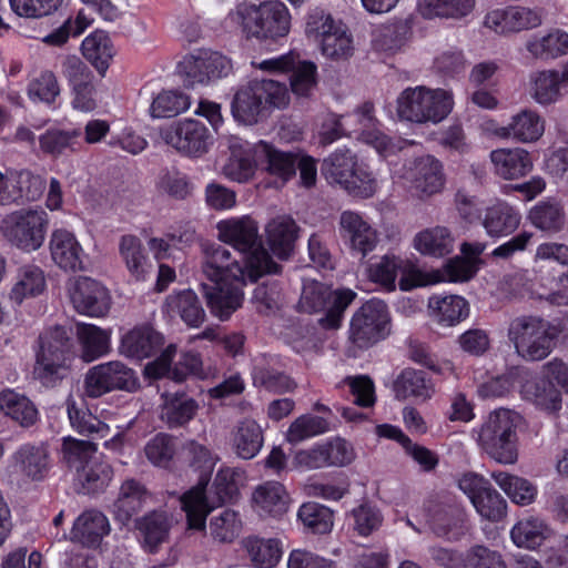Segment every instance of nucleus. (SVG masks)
<instances>
[{
  "instance_id": "obj_39",
  "label": "nucleus",
  "mask_w": 568,
  "mask_h": 568,
  "mask_svg": "<svg viewBox=\"0 0 568 568\" xmlns=\"http://www.w3.org/2000/svg\"><path fill=\"white\" fill-rule=\"evenodd\" d=\"M428 307L434 318L443 326H455L469 315L467 301L458 295L432 296Z\"/></svg>"
},
{
  "instance_id": "obj_50",
  "label": "nucleus",
  "mask_w": 568,
  "mask_h": 568,
  "mask_svg": "<svg viewBox=\"0 0 568 568\" xmlns=\"http://www.w3.org/2000/svg\"><path fill=\"white\" fill-rule=\"evenodd\" d=\"M528 220L541 231L557 233L564 229L566 214L560 203L541 201L529 211Z\"/></svg>"
},
{
  "instance_id": "obj_9",
  "label": "nucleus",
  "mask_w": 568,
  "mask_h": 568,
  "mask_svg": "<svg viewBox=\"0 0 568 568\" xmlns=\"http://www.w3.org/2000/svg\"><path fill=\"white\" fill-rule=\"evenodd\" d=\"M388 324L387 305L381 300H371L354 313L348 338L355 347L366 349L387 336Z\"/></svg>"
},
{
  "instance_id": "obj_5",
  "label": "nucleus",
  "mask_w": 568,
  "mask_h": 568,
  "mask_svg": "<svg viewBox=\"0 0 568 568\" xmlns=\"http://www.w3.org/2000/svg\"><path fill=\"white\" fill-rule=\"evenodd\" d=\"M190 466L200 473L197 484L181 497V506L186 514L187 527L201 530L205 528L210 507L206 499V488L219 457L204 445L191 440L186 445Z\"/></svg>"
},
{
  "instance_id": "obj_52",
  "label": "nucleus",
  "mask_w": 568,
  "mask_h": 568,
  "mask_svg": "<svg viewBox=\"0 0 568 568\" xmlns=\"http://www.w3.org/2000/svg\"><path fill=\"white\" fill-rule=\"evenodd\" d=\"M144 544L154 552L169 535L170 525L164 511L153 510L136 521Z\"/></svg>"
},
{
  "instance_id": "obj_40",
  "label": "nucleus",
  "mask_w": 568,
  "mask_h": 568,
  "mask_svg": "<svg viewBox=\"0 0 568 568\" xmlns=\"http://www.w3.org/2000/svg\"><path fill=\"white\" fill-rule=\"evenodd\" d=\"M504 136H510L519 142L537 141L545 131V122L532 110H523L511 118L509 124L501 129Z\"/></svg>"
},
{
  "instance_id": "obj_15",
  "label": "nucleus",
  "mask_w": 568,
  "mask_h": 568,
  "mask_svg": "<svg viewBox=\"0 0 568 568\" xmlns=\"http://www.w3.org/2000/svg\"><path fill=\"white\" fill-rule=\"evenodd\" d=\"M404 179L413 196L426 199L444 186L440 162L432 155L417 158L406 166Z\"/></svg>"
},
{
  "instance_id": "obj_56",
  "label": "nucleus",
  "mask_w": 568,
  "mask_h": 568,
  "mask_svg": "<svg viewBox=\"0 0 568 568\" xmlns=\"http://www.w3.org/2000/svg\"><path fill=\"white\" fill-rule=\"evenodd\" d=\"M282 542L275 537H251V566L274 568L282 557Z\"/></svg>"
},
{
  "instance_id": "obj_44",
  "label": "nucleus",
  "mask_w": 568,
  "mask_h": 568,
  "mask_svg": "<svg viewBox=\"0 0 568 568\" xmlns=\"http://www.w3.org/2000/svg\"><path fill=\"white\" fill-rule=\"evenodd\" d=\"M112 466L101 457L91 460L78 473L83 494L98 495L104 493L113 478Z\"/></svg>"
},
{
  "instance_id": "obj_60",
  "label": "nucleus",
  "mask_w": 568,
  "mask_h": 568,
  "mask_svg": "<svg viewBox=\"0 0 568 568\" xmlns=\"http://www.w3.org/2000/svg\"><path fill=\"white\" fill-rule=\"evenodd\" d=\"M303 526L313 534L324 535L333 528V511L317 503L303 504L297 513Z\"/></svg>"
},
{
  "instance_id": "obj_28",
  "label": "nucleus",
  "mask_w": 568,
  "mask_h": 568,
  "mask_svg": "<svg viewBox=\"0 0 568 568\" xmlns=\"http://www.w3.org/2000/svg\"><path fill=\"white\" fill-rule=\"evenodd\" d=\"M252 500L254 511L260 517L278 518L288 508V495L278 481H267L257 486Z\"/></svg>"
},
{
  "instance_id": "obj_61",
  "label": "nucleus",
  "mask_w": 568,
  "mask_h": 568,
  "mask_svg": "<svg viewBox=\"0 0 568 568\" xmlns=\"http://www.w3.org/2000/svg\"><path fill=\"white\" fill-rule=\"evenodd\" d=\"M93 22L84 10H79L77 16L69 17L63 23L49 32L44 38L43 42L52 47H61L65 44L70 38H77L81 36Z\"/></svg>"
},
{
  "instance_id": "obj_37",
  "label": "nucleus",
  "mask_w": 568,
  "mask_h": 568,
  "mask_svg": "<svg viewBox=\"0 0 568 568\" xmlns=\"http://www.w3.org/2000/svg\"><path fill=\"white\" fill-rule=\"evenodd\" d=\"M524 399L532 403L537 408L548 414H556L561 409V394L551 381L536 377L521 386Z\"/></svg>"
},
{
  "instance_id": "obj_59",
  "label": "nucleus",
  "mask_w": 568,
  "mask_h": 568,
  "mask_svg": "<svg viewBox=\"0 0 568 568\" xmlns=\"http://www.w3.org/2000/svg\"><path fill=\"white\" fill-rule=\"evenodd\" d=\"M257 226L251 221V282L265 275H275L282 272V266L273 260L271 253L261 244H256Z\"/></svg>"
},
{
  "instance_id": "obj_57",
  "label": "nucleus",
  "mask_w": 568,
  "mask_h": 568,
  "mask_svg": "<svg viewBox=\"0 0 568 568\" xmlns=\"http://www.w3.org/2000/svg\"><path fill=\"white\" fill-rule=\"evenodd\" d=\"M67 410L70 424L78 434L97 438H103L109 434V425L94 416L89 409L79 408L75 403H71L68 404Z\"/></svg>"
},
{
  "instance_id": "obj_10",
  "label": "nucleus",
  "mask_w": 568,
  "mask_h": 568,
  "mask_svg": "<svg viewBox=\"0 0 568 568\" xmlns=\"http://www.w3.org/2000/svg\"><path fill=\"white\" fill-rule=\"evenodd\" d=\"M355 458L353 446L341 437L317 443L300 449L293 456V465L302 470H316L328 467H344Z\"/></svg>"
},
{
  "instance_id": "obj_38",
  "label": "nucleus",
  "mask_w": 568,
  "mask_h": 568,
  "mask_svg": "<svg viewBox=\"0 0 568 568\" xmlns=\"http://www.w3.org/2000/svg\"><path fill=\"white\" fill-rule=\"evenodd\" d=\"M413 245L423 255L443 257L453 251L454 236L447 227L437 225L418 232Z\"/></svg>"
},
{
  "instance_id": "obj_18",
  "label": "nucleus",
  "mask_w": 568,
  "mask_h": 568,
  "mask_svg": "<svg viewBox=\"0 0 568 568\" xmlns=\"http://www.w3.org/2000/svg\"><path fill=\"white\" fill-rule=\"evenodd\" d=\"M70 300L74 310L90 317H103L111 308L109 290L91 277H79L70 291Z\"/></svg>"
},
{
  "instance_id": "obj_3",
  "label": "nucleus",
  "mask_w": 568,
  "mask_h": 568,
  "mask_svg": "<svg viewBox=\"0 0 568 568\" xmlns=\"http://www.w3.org/2000/svg\"><path fill=\"white\" fill-rule=\"evenodd\" d=\"M520 416L514 410L499 408L491 412L471 432L478 446L494 460L505 465L518 459L517 426Z\"/></svg>"
},
{
  "instance_id": "obj_35",
  "label": "nucleus",
  "mask_w": 568,
  "mask_h": 568,
  "mask_svg": "<svg viewBox=\"0 0 568 568\" xmlns=\"http://www.w3.org/2000/svg\"><path fill=\"white\" fill-rule=\"evenodd\" d=\"M520 221L518 210L506 202H497L486 209L481 224L489 236L501 237L514 233Z\"/></svg>"
},
{
  "instance_id": "obj_49",
  "label": "nucleus",
  "mask_w": 568,
  "mask_h": 568,
  "mask_svg": "<svg viewBox=\"0 0 568 568\" xmlns=\"http://www.w3.org/2000/svg\"><path fill=\"white\" fill-rule=\"evenodd\" d=\"M77 335L87 362L98 359L110 349V334L97 325L78 324Z\"/></svg>"
},
{
  "instance_id": "obj_8",
  "label": "nucleus",
  "mask_w": 568,
  "mask_h": 568,
  "mask_svg": "<svg viewBox=\"0 0 568 568\" xmlns=\"http://www.w3.org/2000/svg\"><path fill=\"white\" fill-rule=\"evenodd\" d=\"M356 293L349 288L332 292L326 285L311 281L303 285L300 310L306 313H317L327 307L326 314L318 320L325 329H337L342 324L345 310L355 300Z\"/></svg>"
},
{
  "instance_id": "obj_2",
  "label": "nucleus",
  "mask_w": 568,
  "mask_h": 568,
  "mask_svg": "<svg viewBox=\"0 0 568 568\" xmlns=\"http://www.w3.org/2000/svg\"><path fill=\"white\" fill-rule=\"evenodd\" d=\"M74 357L70 332L63 326L55 325L39 337L33 378L44 388L59 387L70 375Z\"/></svg>"
},
{
  "instance_id": "obj_45",
  "label": "nucleus",
  "mask_w": 568,
  "mask_h": 568,
  "mask_svg": "<svg viewBox=\"0 0 568 568\" xmlns=\"http://www.w3.org/2000/svg\"><path fill=\"white\" fill-rule=\"evenodd\" d=\"M226 142L230 154L223 165V174L231 181L247 182L248 149L246 148V141L237 135H229Z\"/></svg>"
},
{
  "instance_id": "obj_13",
  "label": "nucleus",
  "mask_w": 568,
  "mask_h": 568,
  "mask_svg": "<svg viewBox=\"0 0 568 568\" xmlns=\"http://www.w3.org/2000/svg\"><path fill=\"white\" fill-rule=\"evenodd\" d=\"M48 229L43 210H21L11 215L6 235L18 248L33 252L41 247Z\"/></svg>"
},
{
  "instance_id": "obj_7",
  "label": "nucleus",
  "mask_w": 568,
  "mask_h": 568,
  "mask_svg": "<svg viewBox=\"0 0 568 568\" xmlns=\"http://www.w3.org/2000/svg\"><path fill=\"white\" fill-rule=\"evenodd\" d=\"M321 172L328 183L338 184L354 196L368 199L377 191L375 178L358 165L356 154L347 148L336 149L325 158Z\"/></svg>"
},
{
  "instance_id": "obj_21",
  "label": "nucleus",
  "mask_w": 568,
  "mask_h": 568,
  "mask_svg": "<svg viewBox=\"0 0 568 568\" xmlns=\"http://www.w3.org/2000/svg\"><path fill=\"white\" fill-rule=\"evenodd\" d=\"M165 343L163 334L151 325L135 326L126 332L120 343V353L128 358L143 361L155 356Z\"/></svg>"
},
{
  "instance_id": "obj_34",
  "label": "nucleus",
  "mask_w": 568,
  "mask_h": 568,
  "mask_svg": "<svg viewBox=\"0 0 568 568\" xmlns=\"http://www.w3.org/2000/svg\"><path fill=\"white\" fill-rule=\"evenodd\" d=\"M525 48L534 59L555 60L568 54V33L552 29L546 34H534L526 41Z\"/></svg>"
},
{
  "instance_id": "obj_29",
  "label": "nucleus",
  "mask_w": 568,
  "mask_h": 568,
  "mask_svg": "<svg viewBox=\"0 0 568 568\" xmlns=\"http://www.w3.org/2000/svg\"><path fill=\"white\" fill-rule=\"evenodd\" d=\"M149 491L146 487L134 478L122 483L119 496L113 503V514L115 519L122 525H126L134 515L143 508Z\"/></svg>"
},
{
  "instance_id": "obj_16",
  "label": "nucleus",
  "mask_w": 568,
  "mask_h": 568,
  "mask_svg": "<svg viewBox=\"0 0 568 568\" xmlns=\"http://www.w3.org/2000/svg\"><path fill=\"white\" fill-rule=\"evenodd\" d=\"M231 59L219 51L200 49L183 62V72L189 84H209L232 72Z\"/></svg>"
},
{
  "instance_id": "obj_31",
  "label": "nucleus",
  "mask_w": 568,
  "mask_h": 568,
  "mask_svg": "<svg viewBox=\"0 0 568 568\" xmlns=\"http://www.w3.org/2000/svg\"><path fill=\"white\" fill-rule=\"evenodd\" d=\"M0 412L22 428L34 426L40 418L34 403L27 395L10 388L0 392Z\"/></svg>"
},
{
  "instance_id": "obj_24",
  "label": "nucleus",
  "mask_w": 568,
  "mask_h": 568,
  "mask_svg": "<svg viewBox=\"0 0 568 568\" xmlns=\"http://www.w3.org/2000/svg\"><path fill=\"white\" fill-rule=\"evenodd\" d=\"M110 531L106 516L99 510H85L73 523L70 540L87 548H98Z\"/></svg>"
},
{
  "instance_id": "obj_46",
  "label": "nucleus",
  "mask_w": 568,
  "mask_h": 568,
  "mask_svg": "<svg viewBox=\"0 0 568 568\" xmlns=\"http://www.w3.org/2000/svg\"><path fill=\"white\" fill-rule=\"evenodd\" d=\"M491 477L509 499L517 505H530L537 496V487L526 478L506 471H494Z\"/></svg>"
},
{
  "instance_id": "obj_63",
  "label": "nucleus",
  "mask_w": 568,
  "mask_h": 568,
  "mask_svg": "<svg viewBox=\"0 0 568 568\" xmlns=\"http://www.w3.org/2000/svg\"><path fill=\"white\" fill-rule=\"evenodd\" d=\"M97 444L89 440L65 438L62 444L63 459L69 468L79 473L91 460H97Z\"/></svg>"
},
{
  "instance_id": "obj_6",
  "label": "nucleus",
  "mask_w": 568,
  "mask_h": 568,
  "mask_svg": "<svg viewBox=\"0 0 568 568\" xmlns=\"http://www.w3.org/2000/svg\"><path fill=\"white\" fill-rule=\"evenodd\" d=\"M453 105V95L449 91L419 85L407 88L399 94L397 114L408 122L437 124L447 118Z\"/></svg>"
},
{
  "instance_id": "obj_1",
  "label": "nucleus",
  "mask_w": 568,
  "mask_h": 568,
  "mask_svg": "<svg viewBox=\"0 0 568 568\" xmlns=\"http://www.w3.org/2000/svg\"><path fill=\"white\" fill-rule=\"evenodd\" d=\"M201 268L205 281L200 284V291L206 306L214 317L227 321L243 304L248 270L241 267L222 245L205 252Z\"/></svg>"
},
{
  "instance_id": "obj_47",
  "label": "nucleus",
  "mask_w": 568,
  "mask_h": 568,
  "mask_svg": "<svg viewBox=\"0 0 568 568\" xmlns=\"http://www.w3.org/2000/svg\"><path fill=\"white\" fill-rule=\"evenodd\" d=\"M530 85L531 98L541 105L555 103L565 94L556 70H544L531 74Z\"/></svg>"
},
{
  "instance_id": "obj_22",
  "label": "nucleus",
  "mask_w": 568,
  "mask_h": 568,
  "mask_svg": "<svg viewBox=\"0 0 568 568\" xmlns=\"http://www.w3.org/2000/svg\"><path fill=\"white\" fill-rule=\"evenodd\" d=\"M297 155L292 152L275 150L270 144L260 141L251 149V165L266 170L281 179L285 184L296 172Z\"/></svg>"
},
{
  "instance_id": "obj_20",
  "label": "nucleus",
  "mask_w": 568,
  "mask_h": 568,
  "mask_svg": "<svg viewBox=\"0 0 568 568\" xmlns=\"http://www.w3.org/2000/svg\"><path fill=\"white\" fill-rule=\"evenodd\" d=\"M290 24V12L282 2H263L255 10L251 34L257 39L276 40L288 33Z\"/></svg>"
},
{
  "instance_id": "obj_4",
  "label": "nucleus",
  "mask_w": 568,
  "mask_h": 568,
  "mask_svg": "<svg viewBox=\"0 0 568 568\" xmlns=\"http://www.w3.org/2000/svg\"><path fill=\"white\" fill-rule=\"evenodd\" d=\"M559 334V327L541 316L520 315L510 321L507 336L520 358L539 362L551 354Z\"/></svg>"
},
{
  "instance_id": "obj_11",
  "label": "nucleus",
  "mask_w": 568,
  "mask_h": 568,
  "mask_svg": "<svg viewBox=\"0 0 568 568\" xmlns=\"http://www.w3.org/2000/svg\"><path fill=\"white\" fill-rule=\"evenodd\" d=\"M163 139L166 144L192 159L205 155L214 142L207 126L194 119H185L173 123L163 132Z\"/></svg>"
},
{
  "instance_id": "obj_51",
  "label": "nucleus",
  "mask_w": 568,
  "mask_h": 568,
  "mask_svg": "<svg viewBox=\"0 0 568 568\" xmlns=\"http://www.w3.org/2000/svg\"><path fill=\"white\" fill-rule=\"evenodd\" d=\"M291 90L297 97H308L317 84V67L314 62L303 60L294 53V64L288 67Z\"/></svg>"
},
{
  "instance_id": "obj_53",
  "label": "nucleus",
  "mask_w": 568,
  "mask_h": 568,
  "mask_svg": "<svg viewBox=\"0 0 568 568\" xmlns=\"http://www.w3.org/2000/svg\"><path fill=\"white\" fill-rule=\"evenodd\" d=\"M190 97L179 90H163L153 98L150 114L154 119L174 118L189 110Z\"/></svg>"
},
{
  "instance_id": "obj_62",
  "label": "nucleus",
  "mask_w": 568,
  "mask_h": 568,
  "mask_svg": "<svg viewBox=\"0 0 568 568\" xmlns=\"http://www.w3.org/2000/svg\"><path fill=\"white\" fill-rule=\"evenodd\" d=\"M61 89L52 71H43L28 85V97L33 102H41L55 109Z\"/></svg>"
},
{
  "instance_id": "obj_27",
  "label": "nucleus",
  "mask_w": 568,
  "mask_h": 568,
  "mask_svg": "<svg viewBox=\"0 0 568 568\" xmlns=\"http://www.w3.org/2000/svg\"><path fill=\"white\" fill-rule=\"evenodd\" d=\"M490 161L495 173L505 180L523 178L532 169L529 152L521 148L494 150L490 152Z\"/></svg>"
},
{
  "instance_id": "obj_14",
  "label": "nucleus",
  "mask_w": 568,
  "mask_h": 568,
  "mask_svg": "<svg viewBox=\"0 0 568 568\" xmlns=\"http://www.w3.org/2000/svg\"><path fill=\"white\" fill-rule=\"evenodd\" d=\"M61 73L71 89L73 109L91 112L97 106L94 75L88 64L78 55H67L61 62Z\"/></svg>"
},
{
  "instance_id": "obj_23",
  "label": "nucleus",
  "mask_w": 568,
  "mask_h": 568,
  "mask_svg": "<svg viewBox=\"0 0 568 568\" xmlns=\"http://www.w3.org/2000/svg\"><path fill=\"white\" fill-rule=\"evenodd\" d=\"M50 454L45 444H22L11 456L14 471L32 481L43 480L50 469Z\"/></svg>"
},
{
  "instance_id": "obj_48",
  "label": "nucleus",
  "mask_w": 568,
  "mask_h": 568,
  "mask_svg": "<svg viewBox=\"0 0 568 568\" xmlns=\"http://www.w3.org/2000/svg\"><path fill=\"white\" fill-rule=\"evenodd\" d=\"M475 7V0H420L418 10L426 19H462Z\"/></svg>"
},
{
  "instance_id": "obj_30",
  "label": "nucleus",
  "mask_w": 568,
  "mask_h": 568,
  "mask_svg": "<svg viewBox=\"0 0 568 568\" xmlns=\"http://www.w3.org/2000/svg\"><path fill=\"white\" fill-rule=\"evenodd\" d=\"M266 240L273 254L280 260H287L294 250L298 226L288 215L271 220L266 227Z\"/></svg>"
},
{
  "instance_id": "obj_32",
  "label": "nucleus",
  "mask_w": 568,
  "mask_h": 568,
  "mask_svg": "<svg viewBox=\"0 0 568 568\" xmlns=\"http://www.w3.org/2000/svg\"><path fill=\"white\" fill-rule=\"evenodd\" d=\"M119 253L130 275L138 282H144L152 272L153 264L142 241L135 235H123Z\"/></svg>"
},
{
  "instance_id": "obj_58",
  "label": "nucleus",
  "mask_w": 568,
  "mask_h": 568,
  "mask_svg": "<svg viewBox=\"0 0 568 568\" xmlns=\"http://www.w3.org/2000/svg\"><path fill=\"white\" fill-rule=\"evenodd\" d=\"M328 430L329 424L324 417L304 414L291 423L285 438L290 444H298L308 438L325 434Z\"/></svg>"
},
{
  "instance_id": "obj_41",
  "label": "nucleus",
  "mask_w": 568,
  "mask_h": 568,
  "mask_svg": "<svg viewBox=\"0 0 568 568\" xmlns=\"http://www.w3.org/2000/svg\"><path fill=\"white\" fill-rule=\"evenodd\" d=\"M47 287L44 272L34 264L23 265L18 271L17 282L10 292V300L20 305L26 298L37 297Z\"/></svg>"
},
{
  "instance_id": "obj_42",
  "label": "nucleus",
  "mask_w": 568,
  "mask_h": 568,
  "mask_svg": "<svg viewBox=\"0 0 568 568\" xmlns=\"http://www.w3.org/2000/svg\"><path fill=\"white\" fill-rule=\"evenodd\" d=\"M219 239L232 245L241 255V267L248 270V215H243L240 220H222L216 224Z\"/></svg>"
},
{
  "instance_id": "obj_55",
  "label": "nucleus",
  "mask_w": 568,
  "mask_h": 568,
  "mask_svg": "<svg viewBox=\"0 0 568 568\" xmlns=\"http://www.w3.org/2000/svg\"><path fill=\"white\" fill-rule=\"evenodd\" d=\"M253 94L251 95V111L253 106L282 109L288 104L290 94L285 84L273 81L263 80L260 84L251 87Z\"/></svg>"
},
{
  "instance_id": "obj_43",
  "label": "nucleus",
  "mask_w": 568,
  "mask_h": 568,
  "mask_svg": "<svg viewBox=\"0 0 568 568\" xmlns=\"http://www.w3.org/2000/svg\"><path fill=\"white\" fill-rule=\"evenodd\" d=\"M170 311L178 313L191 327H199L205 320V311L199 296L192 290H184L166 298Z\"/></svg>"
},
{
  "instance_id": "obj_36",
  "label": "nucleus",
  "mask_w": 568,
  "mask_h": 568,
  "mask_svg": "<svg viewBox=\"0 0 568 568\" xmlns=\"http://www.w3.org/2000/svg\"><path fill=\"white\" fill-rule=\"evenodd\" d=\"M162 398V418L170 428L187 425L199 410L197 402L185 392L165 393Z\"/></svg>"
},
{
  "instance_id": "obj_25",
  "label": "nucleus",
  "mask_w": 568,
  "mask_h": 568,
  "mask_svg": "<svg viewBox=\"0 0 568 568\" xmlns=\"http://www.w3.org/2000/svg\"><path fill=\"white\" fill-rule=\"evenodd\" d=\"M81 53L97 70L99 75L104 78L116 54V50L106 31L94 30L83 39Z\"/></svg>"
},
{
  "instance_id": "obj_54",
  "label": "nucleus",
  "mask_w": 568,
  "mask_h": 568,
  "mask_svg": "<svg viewBox=\"0 0 568 568\" xmlns=\"http://www.w3.org/2000/svg\"><path fill=\"white\" fill-rule=\"evenodd\" d=\"M397 396L426 399L433 394V385L424 371L404 369L395 382Z\"/></svg>"
},
{
  "instance_id": "obj_12",
  "label": "nucleus",
  "mask_w": 568,
  "mask_h": 568,
  "mask_svg": "<svg viewBox=\"0 0 568 568\" xmlns=\"http://www.w3.org/2000/svg\"><path fill=\"white\" fill-rule=\"evenodd\" d=\"M139 387L135 372L119 361L97 365L85 377V390L90 397H100L114 389L134 392Z\"/></svg>"
},
{
  "instance_id": "obj_64",
  "label": "nucleus",
  "mask_w": 568,
  "mask_h": 568,
  "mask_svg": "<svg viewBox=\"0 0 568 568\" xmlns=\"http://www.w3.org/2000/svg\"><path fill=\"white\" fill-rule=\"evenodd\" d=\"M545 525L540 519L528 518L517 523L510 536L518 547L535 549L540 546L545 539Z\"/></svg>"
},
{
  "instance_id": "obj_26",
  "label": "nucleus",
  "mask_w": 568,
  "mask_h": 568,
  "mask_svg": "<svg viewBox=\"0 0 568 568\" xmlns=\"http://www.w3.org/2000/svg\"><path fill=\"white\" fill-rule=\"evenodd\" d=\"M50 251L52 260L60 268L71 272L83 268V250L71 232L55 230L51 235Z\"/></svg>"
},
{
  "instance_id": "obj_33",
  "label": "nucleus",
  "mask_w": 568,
  "mask_h": 568,
  "mask_svg": "<svg viewBox=\"0 0 568 568\" xmlns=\"http://www.w3.org/2000/svg\"><path fill=\"white\" fill-rule=\"evenodd\" d=\"M244 474V470L239 468L221 467L219 469L210 495H206L210 513L216 507L234 504L237 500Z\"/></svg>"
},
{
  "instance_id": "obj_19",
  "label": "nucleus",
  "mask_w": 568,
  "mask_h": 568,
  "mask_svg": "<svg viewBox=\"0 0 568 568\" xmlns=\"http://www.w3.org/2000/svg\"><path fill=\"white\" fill-rule=\"evenodd\" d=\"M338 232L343 241L353 252L365 257L375 250L378 243L377 231L354 211H343L339 215Z\"/></svg>"
},
{
  "instance_id": "obj_17",
  "label": "nucleus",
  "mask_w": 568,
  "mask_h": 568,
  "mask_svg": "<svg viewBox=\"0 0 568 568\" xmlns=\"http://www.w3.org/2000/svg\"><path fill=\"white\" fill-rule=\"evenodd\" d=\"M544 10L510 6L489 11L484 18V26L498 34H509L538 28L542 23Z\"/></svg>"
}]
</instances>
